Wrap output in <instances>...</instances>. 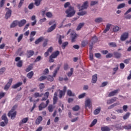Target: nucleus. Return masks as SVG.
Here are the masks:
<instances>
[{"label":"nucleus","instance_id":"obj_1","mask_svg":"<svg viewBox=\"0 0 131 131\" xmlns=\"http://www.w3.org/2000/svg\"><path fill=\"white\" fill-rule=\"evenodd\" d=\"M65 13L67 14V17L70 18L71 17H73V16L75 15L76 11H75L74 7H70L66 10Z\"/></svg>","mask_w":131,"mask_h":131},{"label":"nucleus","instance_id":"obj_2","mask_svg":"<svg viewBox=\"0 0 131 131\" xmlns=\"http://www.w3.org/2000/svg\"><path fill=\"white\" fill-rule=\"evenodd\" d=\"M17 112L15 111V106L8 113V116L11 117V119H15Z\"/></svg>","mask_w":131,"mask_h":131},{"label":"nucleus","instance_id":"obj_3","mask_svg":"<svg viewBox=\"0 0 131 131\" xmlns=\"http://www.w3.org/2000/svg\"><path fill=\"white\" fill-rule=\"evenodd\" d=\"M92 106H93V105H92V100H91V99L88 98L86 99L85 101V105H84L85 109H86V110H88V109H91Z\"/></svg>","mask_w":131,"mask_h":131},{"label":"nucleus","instance_id":"obj_4","mask_svg":"<svg viewBox=\"0 0 131 131\" xmlns=\"http://www.w3.org/2000/svg\"><path fill=\"white\" fill-rule=\"evenodd\" d=\"M89 7V3L88 1H85L81 6L80 4L78 5V9H79V11H82V10H85L88 9V7Z\"/></svg>","mask_w":131,"mask_h":131},{"label":"nucleus","instance_id":"obj_5","mask_svg":"<svg viewBox=\"0 0 131 131\" xmlns=\"http://www.w3.org/2000/svg\"><path fill=\"white\" fill-rule=\"evenodd\" d=\"M128 36H129L128 32H124L121 35L120 40L122 41H124L125 40H126L127 38H128Z\"/></svg>","mask_w":131,"mask_h":131},{"label":"nucleus","instance_id":"obj_6","mask_svg":"<svg viewBox=\"0 0 131 131\" xmlns=\"http://www.w3.org/2000/svg\"><path fill=\"white\" fill-rule=\"evenodd\" d=\"M71 36L72 38V42H75V41H76V38H77L78 36L76 34V33L74 31H72L71 33Z\"/></svg>","mask_w":131,"mask_h":131},{"label":"nucleus","instance_id":"obj_7","mask_svg":"<svg viewBox=\"0 0 131 131\" xmlns=\"http://www.w3.org/2000/svg\"><path fill=\"white\" fill-rule=\"evenodd\" d=\"M6 10L7 11V12L5 15V18L6 19H9V18H10V17H11V15H12V10L8 8H6Z\"/></svg>","mask_w":131,"mask_h":131},{"label":"nucleus","instance_id":"obj_8","mask_svg":"<svg viewBox=\"0 0 131 131\" xmlns=\"http://www.w3.org/2000/svg\"><path fill=\"white\" fill-rule=\"evenodd\" d=\"M13 82V79L11 78L9 79L8 82L7 83V84L5 85L4 88V90L5 91H8L9 89L10 88V86H11V84H12V82Z\"/></svg>","mask_w":131,"mask_h":131},{"label":"nucleus","instance_id":"obj_9","mask_svg":"<svg viewBox=\"0 0 131 131\" xmlns=\"http://www.w3.org/2000/svg\"><path fill=\"white\" fill-rule=\"evenodd\" d=\"M59 54L60 52H59L58 51H55L51 55L50 58H53V59H55V58L57 57Z\"/></svg>","mask_w":131,"mask_h":131},{"label":"nucleus","instance_id":"obj_10","mask_svg":"<svg viewBox=\"0 0 131 131\" xmlns=\"http://www.w3.org/2000/svg\"><path fill=\"white\" fill-rule=\"evenodd\" d=\"M26 22H27L26 19H22L20 21H18L19 27H22L24 26L26 24Z\"/></svg>","mask_w":131,"mask_h":131},{"label":"nucleus","instance_id":"obj_11","mask_svg":"<svg viewBox=\"0 0 131 131\" xmlns=\"http://www.w3.org/2000/svg\"><path fill=\"white\" fill-rule=\"evenodd\" d=\"M117 100V98L114 97L111 99H109L107 101V104L108 105H111V104L114 103V102H116Z\"/></svg>","mask_w":131,"mask_h":131},{"label":"nucleus","instance_id":"obj_12","mask_svg":"<svg viewBox=\"0 0 131 131\" xmlns=\"http://www.w3.org/2000/svg\"><path fill=\"white\" fill-rule=\"evenodd\" d=\"M29 120V118L28 117L23 118L19 122V125H22V124H24L25 123H26Z\"/></svg>","mask_w":131,"mask_h":131},{"label":"nucleus","instance_id":"obj_13","mask_svg":"<svg viewBox=\"0 0 131 131\" xmlns=\"http://www.w3.org/2000/svg\"><path fill=\"white\" fill-rule=\"evenodd\" d=\"M19 21L14 20L12 22V23L10 25V28H15L17 25H18Z\"/></svg>","mask_w":131,"mask_h":131},{"label":"nucleus","instance_id":"obj_14","mask_svg":"<svg viewBox=\"0 0 131 131\" xmlns=\"http://www.w3.org/2000/svg\"><path fill=\"white\" fill-rule=\"evenodd\" d=\"M119 90H114V91L111 92L108 94V97H113V96H115L117 94H118Z\"/></svg>","mask_w":131,"mask_h":131},{"label":"nucleus","instance_id":"obj_15","mask_svg":"<svg viewBox=\"0 0 131 131\" xmlns=\"http://www.w3.org/2000/svg\"><path fill=\"white\" fill-rule=\"evenodd\" d=\"M57 26V24H54L53 26L50 27L47 30V32H52L55 30L56 27Z\"/></svg>","mask_w":131,"mask_h":131},{"label":"nucleus","instance_id":"obj_16","mask_svg":"<svg viewBox=\"0 0 131 131\" xmlns=\"http://www.w3.org/2000/svg\"><path fill=\"white\" fill-rule=\"evenodd\" d=\"M33 55H34V51L32 50L27 51V56L28 57V58H30V57H32Z\"/></svg>","mask_w":131,"mask_h":131},{"label":"nucleus","instance_id":"obj_17","mask_svg":"<svg viewBox=\"0 0 131 131\" xmlns=\"http://www.w3.org/2000/svg\"><path fill=\"white\" fill-rule=\"evenodd\" d=\"M67 95L69 96V97H75V94L74 93L72 92L71 90H69L67 92Z\"/></svg>","mask_w":131,"mask_h":131},{"label":"nucleus","instance_id":"obj_18","mask_svg":"<svg viewBox=\"0 0 131 131\" xmlns=\"http://www.w3.org/2000/svg\"><path fill=\"white\" fill-rule=\"evenodd\" d=\"M41 121H42V117L40 116L36 120L35 123L36 124H39Z\"/></svg>","mask_w":131,"mask_h":131},{"label":"nucleus","instance_id":"obj_19","mask_svg":"<svg viewBox=\"0 0 131 131\" xmlns=\"http://www.w3.org/2000/svg\"><path fill=\"white\" fill-rule=\"evenodd\" d=\"M97 79H98V75L95 74L92 76V81L93 83H96L97 82Z\"/></svg>","mask_w":131,"mask_h":131},{"label":"nucleus","instance_id":"obj_20","mask_svg":"<svg viewBox=\"0 0 131 131\" xmlns=\"http://www.w3.org/2000/svg\"><path fill=\"white\" fill-rule=\"evenodd\" d=\"M110 27H111V24H107L106 25L105 30L103 31V33H106V32H107V31H109V30L110 29Z\"/></svg>","mask_w":131,"mask_h":131},{"label":"nucleus","instance_id":"obj_21","mask_svg":"<svg viewBox=\"0 0 131 131\" xmlns=\"http://www.w3.org/2000/svg\"><path fill=\"white\" fill-rule=\"evenodd\" d=\"M58 96V93L55 92L54 95V97H53V104H56L57 103V101L58 100V98L57 96Z\"/></svg>","mask_w":131,"mask_h":131},{"label":"nucleus","instance_id":"obj_22","mask_svg":"<svg viewBox=\"0 0 131 131\" xmlns=\"http://www.w3.org/2000/svg\"><path fill=\"white\" fill-rule=\"evenodd\" d=\"M95 21L96 23H101L104 22V19L102 17H98L95 19Z\"/></svg>","mask_w":131,"mask_h":131},{"label":"nucleus","instance_id":"obj_23","mask_svg":"<svg viewBox=\"0 0 131 131\" xmlns=\"http://www.w3.org/2000/svg\"><path fill=\"white\" fill-rule=\"evenodd\" d=\"M42 40H43V37H40L35 41V45H38V43L42 41Z\"/></svg>","mask_w":131,"mask_h":131},{"label":"nucleus","instance_id":"obj_24","mask_svg":"<svg viewBox=\"0 0 131 131\" xmlns=\"http://www.w3.org/2000/svg\"><path fill=\"white\" fill-rule=\"evenodd\" d=\"M22 85V82H19L14 85H13L12 88V89H17V88H19V86Z\"/></svg>","mask_w":131,"mask_h":131},{"label":"nucleus","instance_id":"obj_25","mask_svg":"<svg viewBox=\"0 0 131 131\" xmlns=\"http://www.w3.org/2000/svg\"><path fill=\"white\" fill-rule=\"evenodd\" d=\"M42 0H34V5L36 6V7H38L40 6V3H41Z\"/></svg>","mask_w":131,"mask_h":131},{"label":"nucleus","instance_id":"obj_26","mask_svg":"<svg viewBox=\"0 0 131 131\" xmlns=\"http://www.w3.org/2000/svg\"><path fill=\"white\" fill-rule=\"evenodd\" d=\"M2 120H4L5 121L6 123H8V118H7V115L6 114H4L2 117Z\"/></svg>","mask_w":131,"mask_h":131},{"label":"nucleus","instance_id":"obj_27","mask_svg":"<svg viewBox=\"0 0 131 131\" xmlns=\"http://www.w3.org/2000/svg\"><path fill=\"white\" fill-rule=\"evenodd\" d=\"M101 111V107H98L96 108L94 111V115H98L100 113V112Z\"/></svg>","mask_w":131,"mask_h":131},{"label":"nucleus","instance_id":"obj_28","mask_svg":"<svg viewBox=\"0 0 131 131\" xmlns=\"http://www.w3.org/2000/svg\"><path fill=\"white\" fill-rule=\"evenodd\" d=\"M46 107H47V105H46V104H45V103H42L40 104V105L39 106V111H41V110H42V109H43V108H46Z\"/></svg>","mask_w":131,"mask_h":131},{"label":"nucleus","instance_id":"obj_29","mask_svg":"<svg viewBox=\"0 0 131 131\" xmlns=\"http://www.w3.org/2000/svg\"><path fill=\"white\" fill-rule=\"evenodd\" d=\"M101 131H110V128L108 126H102L101 127Z\"/></svg>","mask_w":131,"mask_h":131},{"label":"nucleus","instance_id":"obj_30","mask_svg":"<svg viewBox=\"0 0 131 131\" xmlns=\"http://www.w3.org/2000/svg\"><path fill=\"white\" fill-rule=\"evenodd\" d=\"M86 13L87 12L85 11H79V12L77 13V15H78V16H84V15H85Z\"/></svg>","mask_w":131,"mask_h":131},{"label":"nucleus","instance_id":"obj_31","mask_svg":"<svg viewBox=\"0 0 131 131\" xmlns=\"http://www.w3.org/2000/svg\"><path fill=\"white\" fill-rule=\"evenodd\" d=\"M59 97L60 99H61L63 96H65V92H63V91L62 90H59Z\"/></svg>","mask_w":131,"mask_h":131},{"label":"nucleus","instance_id":"obj_32","mask_svg":"<svg viewBox=\"0 0 131 131\" xmlns=\"http://www.w3.org/2000/svg\"><path fill=\"white\" fill-rule=\"evenodd\" d=\"M49 92H46L44 94V97L42 98V101H46V100L48 99V98L49 97Z\"/></svg>","mask_w":131,"mask_h":131},{"label":"nucleus","instance_id":"obj_33","mask_svg":"<svg viewBox=\"0 0 131 131\" xmlns=\"http://www.w3.org/2000/svg\"><path fill=\"white\" fill-rule=\"evenodd\" d=\"M114 55L115 58H117V59H119V58H120V57H121V54L118 52H115L114 53Z\"/></svg>","mask_w":131,"mask_h":131},{"label":"nucleus","instance_id":"obj_34","mask_svg":"<svg viewBox=\"0 0 131 131\" xmlns=\"http://www.w3.org/2000/svg\"><path fill=\"white\" fill-rule=\"evenodd\" d=\"M67 74L69 77H70L73 74V68H71L70 71L67 73Z\"/></svg>","mask_w":131,"mask_h":131},{"label":"nucleus","instance_id":"obj_35","mask_svg":"<svg viewBox=\"0 0 131 131\" xmlns=\"http://www.w3.org/2000/svg\"><path fill=\"white\" fill-rule=\"evenodd\" d=\"M120 28L118 26H115L113 28V31L114 32H117V31H119Z\"/></svg>","mask_w":131,"mask_h":131},{"label":"nucleus","instance_id":"obj_36","mask_svg":"<svg viewBox=\"0 0 131 131\" xmlns=\"http://www.w3.org/2000/svg\"><path fill=\"white\" fill-rule=\"evenodd\" d=\"M33 76V72L32 71H31L30 72H29L27 75V77L29 78L30 79H31V78H32Z\"/></svg>","mask_w":131,"mask_h":131},{"label":"nucleus","instance_id":"obj_37","mask_svg":"<svg viewBox=\"0 0 131 131\" xmlns=\"http://www.w3.org/2000/svg\"><path fill=\"white\" fill-rule=\"evenodd\" d=\"M46 15L48 18H52L53 17V13H52L51 12H47Z\"/></svg>","mask_w":131,"mask_h":131},{"label":"nucleus","instance_id":"obj_38","mask_svg":"<svg viewBox=\"0 0 131 131\" xmlns=\"http://www.w3.org/2000/svg\"><path fill=\"white\" fill-rule=\"evenodd\" d=\"M125 7V4L124 3H122L119 5L117 7V9H122V8H124Z\"/></svg>","mask_w":131,"mask_h":131},{"label":"nucleus","instance_id":"obj_39","mask_svg":"<svg viewBox=\"0 0 131 131\" xmlns=\"http://www.w3.org/2000/svg\"><path fill=\"white\" fill-rule=\"evenodd\" d=\"M6 2V0H1L0 1V9L1 8H3L4 6L5 5V3Z\"/></svg>","mask_w":131,"mask_h":131},{"label":"nucleus","instance_id":"obj_40","mask_svg":"<svg viewBox=\"0 0 131 131\" xmlns=\"http://www.w3.org/2000/svg\"><path fill=\"white\" fill-rule=\"evenodd\" d=\"M54 108H55V106H54V105H50L48 107V110L50 112H53Z\"/></svg>","mask_w":131,"mask_h":131},{"label":"nucleus","instance_id":"obj_41","mask_svg":"<svg viewBox=\"0 0 131 131\" xmlns=\"http://www.w3.org/2000/svg\"><path fill=\"white\" fill-rule=\"evenodd\" d=\"M17 67H21L22 65H23V61L22 60H19V61L17 62L16 64Z\"/></svg>","mask_w":131,"mask_h":131},{"label":"nucleus","instance_id":"obj_42","mask_svg":"<svg viewBox=\"0 0 131 131\" xmlns=\"http://www.w3.org/2000/svg\"><path fill=\"white\" fill-rule=\"evenodd\" d=\"M86 95V94L85 93L80 94L78 96V98L79 99H82V98H84V97H85Z\"/></svg>","mask_w":131,"mask_h":131},{"label":"nucleus","instance_id":"obj_43","mask_svg":"<svg viewBox=\"0 0 131 131\" xmlns=\"http://www.w3.org/2000/svg\"><path fill=\"white\" fill-rule=\"evenodd\" d=\"M32 68H33V67H32V66H31V65L29 66L28 67V68L26 69V72H29V71H30L31 70H32Z\"/></svg>","mask_w":131,"mask_h":131},{"label":"nucleus","instance_id":"obj_44","mask_svg":"<svg viewBox=\"0 0 131 131\" xmlns=\"http://www.w3.org/2000/svg\"><path fill=\"white\" fill-rule=\"evenodd\" d=\"M33 7H34V4H33V3H32L29 5L28 9L29 10H32V9H33Z\"/></svg>","mask_w":131,"mask_h":131},{"label":"nucleus","instance_id":"obj_45","mask_svg":"<svg viewBox=\"0 0 131 131\" xmlns=\"http://www.w3.org/2000/svg\"><path fill=\"white\" fill-rule=\"evenodd\" d=\"M47 80H49V81H53L54 80V78L53 76L49 75L47 77Z\"/></svg>","mask_w":131,"mask_h":131},{"label":"nucleus","instance_id":"obj_46","mask_svg":"<svg viewBox=\"0 0 131 131\" xmlns=\"http://www.w3.org/2000/svg\"><path fill=\"white\" fill-rule=\"evenodd\" d=\"M5 71H6V68H1L0 69V75H2V74H4Z\"/></svg>","mask_w":131,"mask_h":131},{"label":"nucleus","instance_id":"obj_47","mask_svg":"<svg viewBox=\"0 0 131 131\" xmlns=\"http://www.w3.org/2000/svg\"><path fill=\"white\" fill-rule=\"evenodd\" d=\"M23 38V34H21L17 38L18 42H20Z\"/></svg>","mask_w":131,"mask_h":131},{"label":"nucleus","instance_id":"obj_48","mask_svg":"<svg viewBox=\"0 0 131 131\" xmlns=\"http://www.w3.org/2000/svg\"><path fill=\"white\" fill-rule=\"evenodd\" d=\"M46 21H47V18H46V17H44L43 18H41L39 20V22L40 24H42V23H43V22H46Z\"/></svg>","mask_w":131,"mask_h":131},{"label":"nucleus","instance_id":"obj_49","mask_svg":"<svg viewBox=\"0 0 131 131\" xmlns=\"http://www.w3.org/2000/svg\"><path fill=\"white\" fill-rule=\"evenodd\" d=\"M84 25V24L83 23L79 24L77 28V30H80V29L82 28V26H83Z\"/></svg>","mask_w":131,"mask_h":131},{"label":"nucleus","instance_id":"obj_50","mask_svg":"<svg viewBox=\"0 0 131 131\" xmlns=\"http://www.w3.org/2000/svg\"><path fill=\"white\" fill-rule=\"evenodd\" d=\"M47 79V77L46 76H41L39 78V80L40 81H42V80H45V79Z\"/></svg>","mask_w":131,"mask_h":131},{"label":"nucleus","instance_id":"obj_51","mask_svg":"<svg viewBox=\"0 0 131 131\" xmlns=\"http://www.w3.org/2000/svg\"><path fill=\"white\" fill-rule=\"evenodd\" d=\"M73 111H78L79 110V106L76 105L73 107Z\"/></svg>","mask_w":131,"mask_h":131},{"label":"nucleus","instance_id":"obj_52","mask_svg":"<svg viewBox=\"0 0 131 131\" xmlns=\"http://www.w3.org/2000/svg\"><path fill=\"white\" fill-rule=\"evenodd\" d=\"M23 4H24V0H20L18 4V8H20L21 7H22Z\"/></svg>","mask_w":131,"mask_h":131},{"label":"nucleus","instance_id":"obj_53","mask_svg":"<svg viewBox=\"0 0 131 131\" xmlns=\"http://www.w3.org/2000/svg\"><path fill=\"white\" fill-rule=\"evenodd\" d=\"M97 40H98L97 37L96 36H94L91 39V41H92V42H96Z\"/></svg>","mask_w":131,"mask_h":131},{"label":"nucleus","instance_id":"obj_54","mask_svg":"<svg viewBox=\"0 0 131 131\" xmlns=\"http://www.w3.org/2000/svg\"><path fill=\"white\" fill-rule=\"evenodd\" d=\"M128 117H129V113H127L123 117V119H127Z\"/></svg>","mask_w":131,"mask_h":131},{"label":"nucleus","instance_id":"obj_55","mask_svg":"<svg viewBox=\"0 0 131 131\" xmlns=\"http://www.w3.org/2000/svg\"><path fill=\"white\" fill-rule=\"evenodd\" d=\"M97 119H94V120L92 121V123H91L90 126H94V125H95V124H96L97 123Z\"/></svg>","mask_w":131,"mask_h":131},{"label":"nucleus","instance_id":"obj_56","mask_svg":"<svg viewBox=\"0 0 131 131\" xmlns=\"http://www.w3.org/2000/svg\"><path fill=\"white\" fill-rule=\"evenodd\" d=\"M70 67H69V66L67 63H65L64 65V70H68Z\"/></svg>","mask_w":131,"mask_h":131},{"label":"nucleus","instance_id":"obj_57","mask_svg":"<svg viewBox=\"0 0 131 131\" xmlns=\"http://www.w3.org/2000/svg\"><path fill=\"white\" fill-rule=\"evenodd\" d=\"M69 6H70V3L67 2L64 5V8H65V9H66L67 8H69Z\"/></svg>","mask_w":131,"mask_h":131},{"label":"nucleus","instance_id":"obj_58","mask_svg":"<svg viewBox=\"0 0 131 131\" xmlns=\"http://www.w3.org/2000/svg\"><path fill=\"white\" fill-rule=\"evenodd\" d=\"M49 69H46L43 72V74L47 75V74H49Z\"/></svg>","mask_w":131,"mask_h":131},{"label":"nucleus","instance_id":"obj_59","mask_svg":"<svg viewBox=\"0 0 131 131\" xmlns=\"http://www.w3.org/2000/svg\"><path fill=\"white\" fill-rule=\"evenodd\" d=\"M109 45L111 47H112L113 48H115L116 47V43L115 42H111L109 43Z\"/></svg>","mask_w":131,"mask_h":131},{"label":"nucleus","instance_id":"obj_60","mask_svg":"<svg viewBox=\"0 0 131 131\" xmlns=\"http://www.w3.org/2000/svg\"><path fill=\"white\" fill-rule=\"evenodd\" d=\"M58 70H59V68H57V69L55 70L54 73H53V77H55V76L57 75V73H58Z\"/></svg>","mask_w":131,"mask_h":131},{"label":"nucleus","instance_id":"obj_61","mask_svg":"<svg viewBox=\"0 0 131 131\" xmlns=\"http://www.w3.org/2000/svg\"><path fill=\"white\" fill-rule=\"evenodd\" d=\"M7 124H8V123H6V121L1 122L0 123V125H1V126H5V125H7Z\"/></svg>","mask_w":131,"mask_h":131},{"label":"nucleus","instance_id":"obj_62","mask_svg":"<svg viewBox=\"0 0 131 131\" xmlns=\"http://www.w3.org/2000/svg\"><path fill=\"white\" fill-rule=\"evenodd\" d=\"M5 95H6V93L1 92L0 93V99L5 97Z\"/></svg>","mask_w":131,"mask_h":131},{"label":"nucleus","instance_id":"obj_63","mask_svg":"<svg viewBox=\"0 0 131 131\" xmlns=\"http://www.w3.org/2000/svg\"><path fill=\"white\" fill-rule=\"evenodd\" d=\"M113 57V54L112 53H108L106 55V58H112Z\"/></svg>","mask_w":131,"mask_h":131},{"label":"nucleus","instance_id":"obj_64","mask_svg":"<svg viewBox=\"0 0 131 131\" xmlns=\"http://www.w3.org/2000/svg\"><path fill=\"white\" fill-rule=\"evenodd\" d=\"M124 128L125 129H131V125H128L124 126Z\"/></svg>","mask_w":131,"mask_h":131}]
</instances>
